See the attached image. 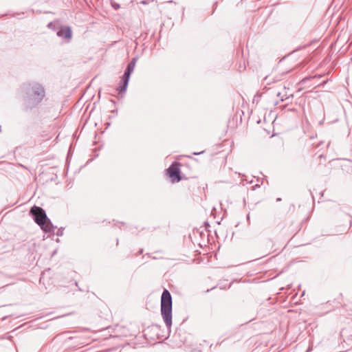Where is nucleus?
<instances>
[{
	"label": "nucleus",
	"instance_id": "nucleus-1",
	"mask_svg": "<svg viewBox=\"0 0 352 352\" xmlns=\"http://www.w3.org/2000/svg\"><path fill=\"white\" fill-rule=\"evenodd\" d=\"M23 91L25 93V102L28 107H33L38 104L45 97L44 88L38 83L31 82L25 84L23 87Z\"/></svg>",
	"mask_w": 352,
	"mask_h": 352
},
{
	"label": "nucleus",
	"instance_id": "nucleus-2",
	"mask_svg": "<svg viewBox=\"0 0 352 352\" xmlns=\"http://www.w3.org/2000/svg\"><path fill=\"white\" fill-rule=\"evenodd\" d=\"M161 314L166 326L170 329L172 325V297L167 289H164L162 294Z\"/></svg>",
	"mask_w": 352,
	"mask_h": 352
},
{
	"label": "nucleus",
	"instance_id": "nucleus-3",
	"mask_svg": "<svg viewBox=\"0 0 352 352\" xmlns=\"http://www.w3.org/2000/svg\"><path fill=\"white\" fill-rule=\"evenodd\" d=\"M30 214L33 216L35 222L38 226L43 225L47 220L45 211L41 207L33 206L30 210Z\"/></svg>",
	"mask_w": 352,
	"mask_h": 352
},
{
	"label": "nucleus",
	"instance_id": "nucleus-4",
	"mask_svg": "<svg viewBox=\"0 0 352 352\" xmlns=\"http://www.w3.org/2000/svg\"><path fill=\"white\" fill-rule=\"evenodd\" d=\"M134 68H135V66L133 65H131V63H129L127 65L126 69L122 76V81L123 84H122V85L120 86L117 89V90L118 91L119 93H124L126 91L127 85L129 83V80L130 78V76H131V73L133 72Z\"/></svg>",
	"mask_w": 352,
	"mask_h": 352
},
{
	"label": "nucleus",
	"instance_id": "nucleus-5",
	"mask_svg": "<svg viewBox=\"0 0 352 352\" xmlns=\"http://www.w3.org/2000/svg\"><path fill=\"white\" fill-rule=\"evenodd\" d=\"M167 174L174 182H179L182 179L180 176L179 164L174 162L167 169Z\"/></svg>",
	"mask_w": 352,
	"mask_h": 352
},
{
	"label": "nucleus",
	"instance_id": "nucleus-6",
	"mask_svg": "<svg viewBox=\"0 0 352 352\" xmlns=\"http://www.w3.org/2000/svg\"><path fill=\"white\" fill-rule=\"evenodd\" d=\"M39 226L45 232L49 233H54L55 229H56V227L53 226L49 219L43 225H39Z\"/></svg>",
	"mask_w": 352,
	"mask_h": 352
},
{
	"label": "nucleus",
	"instance_id": "nucleus-7",
	"mask_svg": "<svg viewBox=\"0 0 352 352\" xmlns=\"http://www.w3.org/2000/svg\"><path fill=\"white\" fill-rule=\"evenodd\" d=\"M57 35L60 37H63L67 39H70L72 36V30L68 28H61L58 32Z\"/></svg>",
	"mask_w": 352,
	"mask_h": 352
},
{
	"label": "nucleus",
	"instance_id": "nucleus-8",
	"mask_svg": "<svg viewBox=\"0 0 352 352\" xmlns=\"http://www.w3.org/2000/svg\"><path fill=\"white\" fill-rule=\"evenodd\" d=\"M63 228H60L57 230L56 232V234L58 236H61L63 235Z\"/></svg>",
	"mask_w": 352,
	"mask_h": 352
},
{
	"label": "nucleus",
	"instance_id": "nucleus-9",
	"mask_svg": "<svg viewBox=\"0 0 352 352\" xmlns=\"http://www.w3.org/2000/svg\"><path fill=\"white\" fill-rule=\"evenodd\" d=\"M131 65H133L134 66H135V63H136V58H133L131 63H130Z\"/></svg>",
	"mask_w": 352,
	"mask_h": 352
},
{
	"label": "nucleus",
	"instance_id": "nucleus-10",
	"mask_svg": "<svg viewBox=\"0 0 352 352\" xmlns=\"http://www.w3.org/2000/svg\"><path fill=\"white\" fill-rule=\"evenodd\" d=\"M204 153V151H200V152H194V153H192V155H200V154Z\"/></svg>",
	"mask_w": 352,
	"mask_h": 352
},
{
	"label": "nucleus",
	"instance_id": "nucleus-11",
	"mask_svg": "<svg viewBox=\"0 0 352 352\" xmlns=\"http://www.w3.org/2000/svg\"><path fill=\"white\" fill-rule=\"evenodd\" d=\"M140 3L143 4V5H146L148 3V2L146 0H143L140 2Z\"/></svg>",
	"mask_w": 352,
	"mask_h": 352
},
{
	"label": "nucleus",
	"instance_id": "nucleus-12",
	"mask_svg": "<svg viewBox=\"0 0 352 352\" xmlns=\"http://www.w3.org/2000/svg\"><path fill=\"white\" fill-rule=\"evenodd\" d=\"M259 184H256L254 186H253V190H255L256 187H258Z\"/></svg>",
	"mask_w": 352,
	"mask_h": 352
},
{
	"label": "nucleus",
	"instance_id": "nucleus-13",
	"mask_svg": "<svg viewBox=\"0 0 352 352\" xmlns=\"http://www.w3.org/2000/svg\"><path fill=\"white\" fill-rule=\"evenodd\" d=\"M52 23H50L47 25V26H48L49 28H50V27H52Z\"/></svg>",
	"mask_w": 352,
	"mask_h": 352
},
{
	"label": "nucleus",
	"instance_id": "nucleus-14",
	"mask_svg": "<svg viewBox=\"0 0 352 352\" xmlns=\"http://www.w3.org/2000/svg\"><path fill=\"white\" fill-rule=\"evenodd\" d=\"M276 200H277V201H280L281 200V199L280 198H278Z\"/></svg>",
	"mask_w": 352,
	"mask_h": 352
}]
</instances>
